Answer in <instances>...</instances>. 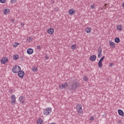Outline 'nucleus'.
Here are the masks:
<instances>
[{
  "label": "nucleus",
  "instance_id": "1",
  "mask_svg": "<svg viewBox=\"0 0 124 124\" xmlns=\"http://www.w3.org/2000/svg\"><path fill=\"white\" fill-rule=\"evenodd\" d=\"M71 81L73 83L68 87V90L71 93H74L79 88L80 84L78 81H75V78H72Z\"/></svg>",
  "mask_w": 124,
  "mask_h": 124
},
{
  "label": "nucleus",
  "instance_id": "2",
  "mask_svg": "<svg viewBox=\"0 0 124 124\" xmlns=\"http://www.w3.org/2000/svg\"><path fill=\"white\" fill-rule=\"evenodd\" d=\"M77 111L78 113L79 116H82L83 115V109L82 108V105L81 104H78L76 106Z\"/></svg>",
  "mask_w": 124,
  "mask_h": 124
},
{
  "label": "nucleus",
  "instance_id": "3",
  "mask_svg": "<svg viewBox=\"0 0 124 124\" xmlns=\"http://www.w3.org/2000/svg\"><path fill=\"white\" fill-rule=\"evenodd\" d=\"M21 70V67L20 66H14L12 68V72L14 73L17 74Z\"/></svg>",
  "mask_w": 124,
  "mask_h": 124
},
{
  "label": "nucleus",
  "instance_id": "4",
  "mask_svg": "<svg viewBox=\"0 0 124 124\" xmlns=\"http://www.w3.org/2000/svg\"><path fill=\"white\" fill-rule=\"evenodd\" d=\"M51 112H52V108H46L44 111V115H50Z\"/></svg>",
  "mask_w": 124,
  "mask_h": 124
},
{
  "label": "nucleus",
  "instance_id": "5",
  "mask_svg": "<svg viewBox=\"0 0 124 124\" xmlns=\"http://www.w3.org/2000/svg\"><path fill=\"white\" fill-rule=\"evenodd\" d=\"M104 59H105V56H103L99 61V62L98 63V66L99 68H102V62H103Z\"/></svg>",
  "mask_w": 124,
  "mask_h": 124
},
{
  "label": "nucleus",
  "instance_id": "6",
  "mask_svg": "<svg viewBox=\"0 0 124 124\" xmlns=\"http://www.w3.org/2000/svg\"><path fill=\"white\" fill-rule=\"evenodd\" d=\"M102 57V48L101 47H99L98 50V58L100 59V57Z\"/></svg>",
  "mask_w": 124,
  "mask_h": 124
},
{
  "label": "nucleus",
  "instance_id": "7",
  "mask_svg": "<svg viewBox=\"0 0 124 124\" xmlns=\"http://www.w3.org/2000/svg\"><path fill=\"white\" fill-rule=\"evenodd\" d=\"M7 62H8V58L7 57H4L0 60V62L2 64H5Z\"/></svg>",
  "mask_w": 124,
  "mask_h": 124
},
{
  "label": "nucleus",
  "instance_id": "8",
  "mask_svg": "<svg viewBox=\"0 0 124 124\" xmlns=\"http://www.w3.org/2000/svg\"><path fill=\"white\" fill-rule=\"evenodd\" d=\"M11 103L12 105L15 104L16 103V96L15 95H12L11 96Z\"/></svg>",
  "mask_w": 124,
  "mask_h": 124
},
{
  "label": "nucleus",
  "instance_id": "9",
  "mask_svg": "<svg viewBox=\"0 0 124 124\" xmlns=\"http://www.w3.org/2000/svg\"><path fill=\"white\" fill-rule=\"evenodd\" d=\"M67 86V83L65 82L64 84H62L61 85H60L59 88L60 90H63V89H66Z\"/></svg>",
  "mask_w": 124,
  "mask_h": 124
},
{
  "label": "nucleus",
  "instance_id": "10",
  "mask_svg": "<svg viewBox=\"0 0 124 124\" xmlns=\"http://www.w3.org/2000/svg\"><path fill=\"white\" fill-rule=\"evenodd\" d=\"M17 73L18 76L20 77V78H23L24 76H25V72L21 70Z\"/></svg>",
  "mask_w": 124,
  "mask_h": 124
},
{
  "label": "nucleus",
  "instance_id": "11",
  "mask_svg": "<svg viewBox=\"0 0 124 124\" xmlns=\"http://www.w3.org/2000/svg\"><path fill=\"white\" fill-rule=\"evenodd\" d=\"M25 97L21 96L19 97L18 101L20 102V103H22V104H25Z\"/></svg>",
  "mask_w": 124,
  "mask_h": 124
},
{
  "label": "nucleus",
  "instance_id": "12",
  "mask_svg": "<svg viewBox=\"0 0 124 124\" xmlns=\"http://www.w3.org/2000/svg\"><path fill=\"white\" fill-rule=\"evenodd\" d=\"M109 45L111 48H116L115 43L113 42L112 41H109Z\"/></svg>",
  "mask_w": 124,
  "mask_h": 124
},
{
  "label": "nucleus",
  "instance_id": "13",
  "mask_svg": "<svg viewBox=\"0 0 124 124\" xmlns=\"http://www.w3.org/2000/svg\"><path fill=\"white\" fill-rule=\"evenodd\" d=\"M96 60V56L93 55L90 56V60L91 61V62H94Z\"/></svg>",
  "mask_w": 124,
  "mask_h": 124
},
{
  "label": "nucleus",
  "instance_id": "14",
  "mask_svg": "<svg viewBox=\"0 0 124 124\" xmlns=\"http://www.w3.org/2000/svg\"><path fill=\"white\" fill-rule=\"evenodd\" d=\"M47 32L49 33V34H53V33H54V29L50 28L47 30Z\"/></svg>",
  "mask_w": 124,
  "mask_h": 124
},
{
  "label": "nucleus",
  "instance_id": "15",
  "mask_svg": "<svg viewBox=\"0 0 124 124\" xmlns=\"http://www.w3.org/2000/svg\"><path fill=\"white\" fill-rule=\"evenodd\" d=\"M27 53L28 55H31L33 53V49L32 48H28L27 50Z\"/></svg>",
  "mask_w": 124,
  "mask_h": 124
},
{
  "label": "nucleus",
  "instance_id": "16",
  "mask_svg": "<svg viewBox=\"0 0 124 124\" xmlns=\"http://www.w3.org/2000/svg\"><path fill=\"white\" fill-rule=\"evenodd\" d=\"M118 112L119 115V116H121L122 117H124V113L123 110L122 109H118Z\"/></svg>",
  "mask_w": 124,
  "mask_h": 124
},
{
  "label": "nucleus",
  "instance_id": "17",
  "mask_svg": "<svg viewBox=\"0 0 124 124\" xmlns=\"http://www.w3.org/2000/svg\"><path fill=\"white\" fill-rule=\"evenodd\" d=\"M74 13H75V10L74 9H70L69 11V14L70 15H73V14H74Z\"/></svg>",
  "mask_w": 124,
  "mask_h": 124
},
{
  "label": "nucleus",
  "instance_id": "18",
  "mask_svg": "<svg viewBox=\"0 0 124 124\" xmlns=\"http://www.w3.org/2000/svg\"><path fill=\"white\" fill-rule=\"evenodd\" d=\"M85 31L87 32V33H90V32H92V29L91 28H87L85 30Z\"/></svg>",
  "mask_w": 124,
  "mask_h": 124
},
{
  "label": "nucleus",
  "instance_id": "19",
  "mask_svg": "<svg viewBox=\"0 0 124 124\" xmlns=\"http://www.w3.org/2000/svg\"><path fill=\"white\" fill-rule=\"evenodd\" d=\"M116 29L117 31H122V30H123V26L121 25H119L116 27Z\"/></svg>",
  "mask_w": 124,
  "mask_h": 124
},
{
  "label": "nucleus",
  "instance_id": "20",
  "mask_svg": "<svg viewBox=\"0 0 124 124\" xmlns=\"http://www.w3.org/2000/svg\"><path fill=\"white\" fill-rule=\"evenodd\" d=\"M19 59V55L18 54H15L13 56V59L15 61H16V60H18Z\"/></svg>",
  "mask_w": 124,
  "mask_h": 124
},
{
  "label": "nucleus",
  "instance_id": "21",
  "mask_svg": "<svg viewBox=\"0 0 124 124\" xmlns=\"http://www.w3.org/2000/svg\"><path fill=\"white\" fill-rule=\"evenodd\" d=\"M37 123L38 124H43V120L41 119H39V120H37Z\"/></svg>",
  "mask_w": 124,
  "mask_h": 124
},
{
  "label": "nucleus",
  "instance_id": "22",
  "mask_svg": "<svg viewBox=\"0 0 124 124\" xmlns=\"http://www.w3.org/2000/svg\"><path fill=\"white\" fill-rule=\"evenodd\" d=\"M8 12H10V10H9V9H5L4 10V14L5 15L6 14H7V13H8Z\"/></svg>",
  "mask_w": 124,
  "mask_h": 124
},
{
  "label": "nucleus",
  "instance_id": "23",
  "mask_svg": "<svg viewBox=\"0 0 124 124\" xmlns=\"http://www.w3.org/2000/svg\"><path fill=\"white\" fill-rule=\"evenodd\" d=\"M38 69L37 67L36 66H33L32 68V71H33V72H36V71H37Z\"/></svg>",
  "mask_w": 124,
  "mask_h": 124
},
{
  "label": "nucleus",
  "instance_id": "24",
  "mask_svg": "<svg viewBox=\"0 0 124 124\" xmlns=\"http://www.w3.org/2000/svg\"><path fill=\"white\" fill-rule=\"evenodd\" d=\"M114 41L115 43H119L120 40L119 37H116L114 39Z\"/></svg>",
  "mask_w": 124,
  "mask_h": 124
},
{
  "label": "nucleus",
  "instance_id": "25",
  "mask_svg": "<svg viewBox=\"0 0 124 124\" xmlns=\"http://www.w3.org/2000/svg\"><path fill=\"white\" fill-rule=\"evenodd\" d=\"M83 80L85 81V82H87V81H89V78H88L87 76H85L83 77Z\"/></svg>",
  "mask_w": 124,
  "mask_h": 124
},
{
  "label": "nucleus",
  "instance_id": "26",
  "mask_svg": "<svg viewBox=\"0 0 124 124\" xmlns=\"http://www.w3.org/2000/svg\"><path fill=\"white\" fill-rule=\"evenodd\" d=\"M76 47H77L76 45H73L71 46V49H72V50H74V49H76Z\"/></svg>",
  "mask_w": 124,
  "mask_h": 124
},
{
  "label": "nucleus",
  "instance_id": "27",
  "mask_svg": "<svg viewBox=\"0 0 124 124\" xmlns=\"http://www.w3.org/2000/svg\"><path fill=\"white\" fill-rule=\"evenodd\" d=\"M28 42H31L32 40V38L31 37H29L28 39H27Z\"/></svg>",
  "mask_w": 124,
  "mask_h": 124
},
{
  "label": "nucleus",
  "instance_id": "28",
  "mask_svg": "<svg viewBox=\"0 0 124 124\" xmlns=\"http://www.w3.org/2000/svg\"><path fill=\"white\" fill-rule=\"evenodd\" d=\"M18 0H11L10 2L11 3H15V2H17Z\"/></svg>",
  "mask_w": 124,
  "mask_h": 124
},
{
  "label": "nucleus",
  "instance_id": "29",
  "mask_svg": "<svg viewBox=\"0 0 124 124\" xmlns=\"http://www.w3.org/2000/svg\"><path fill=\"white\" fill-rule=\"evenodd\" d=\"M6 0H0V2L1 3H5Z\"/></svg>",
  "mask_w": 124,
  "mask_h": 124
},
{
  "label": "nucleus",
  "instance_id": "30",
  "mask_svg": "<svg viewBox=\"0 0 124 124\" xmlns=\"http://www.w3.org/2000/svg\"><path fill=\"white\" fill-rule=\"evenodd\" d=\"M94 120V117L93 116L91 117L90 119V121H91V122H93Z\"/></svg>",
  "mask_w": 124,
  "mask_h": 124
},
{
  "label": "nucleus",
  "instance_id": "31",
  "mask_svg": "<svg viewBox=\"0 0 124 124\" xmlns=\"http://www.w3.org/2000/svg\"><path fill=\"white\" fill-rule=\"evenodd\" d=\"M19 45V43H16L15 45H14L13 46L14 47H18V46Z\"/></svg>",
  "mask_w": 124,
  "mask_h": 124
},
{
  "label": "nucleus",
  "instance_id": "32",
  "mask_svg": "<svg viewBox=\"0 0 124 124\" xmlns=\"http://www.w3.org/2000/svg\"><path fill=\"white\" fill-rule=\"evenodd\" d=\"M37 49H38V50H41V46H37Z\"/></svg>",
  "mask_w": 124,
  "mask_h": 124
},
{
  "label": "nucleus",
  "instance_id": "33",
  "mask_svg": "<svg viewBox=\"0 0 124 124\" xmlns=\"http://www.w3.org/2000/svg\"><path fill=\"white\" fill-rule=\"evenodd\" d=\"M46 60L47 61V60H49V57L48 56L46 55L45 56Z\"/></svg>",
  "mask_w": 124,
  "mask_h": 124
},
{
  "label": "nucleus",
  "instance_id": "34",
  "mask_svg": "<svg viewBox=\"0 0 124 124\" xmlns=\"http://www.w3.org/2000/svg\"><path fill=\"white\" fill-rule=\"evenodd\" d=\"M90 7H91V8H92V9H93L94 8V6H93V4H92V5H91Z\"/></svg>",
  "mask_w": 124,
  "mask_h": 124
},
{
  "label": "nucleus",
  "instance_id": "35",
  "mask_svg": "<svg viewBox=\"0 0 124 124\" xmlns=\"http://www.w3.org/2000/svg\"><path fill=\"white\" fill-rule=\"evenodd\" d=\"M113 65H114V64H113V63H110L109 64V66L110 67H112V66H113Z\"/></svg>",
  "mask_w": 124,
  "mask_h": 124
},
{
  "label": "nucleus",
  "instance_id": "36",
  "mask_svg": "<svg viewBox=\"0 0 124 124\" xmlns=\"http://www.w3.org/2000/svg\"><path fill=\"white\" fill-rule=\"evenodd\" d=\"M11 21H12V22H14V21H15V19H11Z\"/></svg>",
  "mask_w": 124,
  "mask_h": 124
},
{
  "label": "nucleus",
  "instance_id": "37",
  "mask_svg": "<svg viewBox=\"0 0 124 124\" xmlns=\"http://www.w3.org/2000/svg\"><path fill=\"white\" fill-rule=\"evenodd\" d=\"M118 123H119V124H121V123H122V121H119Z\"/></svg>",
  "mask_w": 124,
  "mask_h": 124
},
{
  "label": "nucleus",
  "instance_id": "38",
  "mask_svg": "<svg viewBox=\"0 0 124 124\" xmlns=\"http://www.w3.org/2000/svg\"><path fill=\"white\" fill-rule=\"evenodd\" d=\"M50 124H56L55 123H50Z\"/></svg>",
  "mask_w": 124,
  "mask_h": 124
},
{
  "label": "nucleus",
  "instance_id": "39",
  "mask_svg": "<svg viewBox=\"0 0 124 124\" xmlns=\"http://www.w3.org/2000/svg\"><path fill=\"white\" fill-rule=\"evenodd\" d=\"M123 7H124V2L123 3Z\"/></svg>",
  "mask_w": 124,
  "mask_h": 124
}]
</instances>
